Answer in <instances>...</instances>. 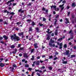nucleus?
<instances>
[{
	"label": "nucleus",
	"instance_id": "obj_1",
	"mask_svg": "<svg viewBox=\"0 0 76 76\" xmlns=\"http://www.w3.org/2000/svg\"><path fill=\"white\" fill-rule=\"evenodd\" d=\"M14 36L12 35L11 36V38L12 40L13 39H16L17 41H19V40H20V38L19 37L16 36V34H14Z\"/></svg>",
	"mask_w": 76,
	"mask_h": 76
},
{
	"label": "nucleus",
	"instance_id": "obj_2",
	"mask_svg": "<svg viewBox=\"0 0 76 76\" xmlns=\"http://www.w3.org/2000/svg\"><path fill=\"white\" fill-rule=\"evenodd\" d=\"M40 62L39 61H34L33 62L34 64H36L37 65H39Z\"/></svg>",
	"mask_w": 76,
	"mask_h": 76
},
{
	"label": "nucleus",
	"instance_id": "obj_3",
	"mask_svg": "<svg viewBox=\"0 0 76 76\" xmlns=\"http://www.w3.org/2000/svg\"><path fill=\"white\" fill-rule=\"evenodd\" d=\"M69 50H68L66 51V53H64V54L65 55H68L69 54Z\"/></svg>",
	"mask_w": 76,
	"mask_h": 76
},
{
	"label": "nucleus",
	"instance_id": "obj_4",
	"mask_svg": "<svg viewBox=\"0 0 76 76\" xmlns=\"http://www.w3.org/2000/svg\"><path fill=\"white\" fill-rule=\"evenodd\" d=\"M49 45H50L51 47H55V44H53L51 43H49Z\"/></svg>",
	"mask_w": 76,
	"mask_h": 76
},
{
	"label": "nucleus",
	"instance_id": "obj_5",
	"mask_svg": "<svg viewBox=\"0 0 76 76\" xmlns=\"http://www.w3.org/2000/svg\"><path fill=\"white\" fill-rule=\"evenodd\" d=\"M59 46H60L59 48L60 49H61V48H62V46H63V43H61L59 44Z\"/></svg>",
	"mask_w": 76,
	"mask_h": 76
},
{
	"label": "nucleus",
	"instance_id": "obj_6",
	"mask_svg": "<svg viewBox=\"0 0 76 76\" xmlns=\"http://www.w3.org/2000/svg\"><path fill=\"white\" fill-rule=\"evenodd\" d=\"M3 38H4V39H5L6 40H7L8 39V37L6 36L5 35L3 36Z\"/></svg>",
	"mask_w": 76,
	"mask_h": 76
},
{
	"label": "nucleus",
	"instance_id": "obj_7",
	"mask_svg": "<svg viewBox=\"0 0 76 76\" xmlns=\"http://www.w3.org/2000/svg\"><path fill=\"white\" fill-rule=\"evenodd\" d=\"M0 63H1V61H0ZM0 66L2 67L4 66V64L2 63H0Z\"/></svg>",
	"mask_w": 76,
	"mask_h": 76
},
{
	"label": "nucleus",
	"instance_id": "obj_8",
	"mask_svg": "<svg viewBox=\"0 0 76 76\" xmlns=\"http://www.w3.org/2000/svg\"><path fill=\"white\" fill-rule=\"evenodd\" d=\"M50 30L49 29H48V31L47 32L48 34H51V33H52V31H50Z\"/></svg>",
	"mask_w": 76,
	"mask_h": 76
},
{
	"label": "nucleus",
	"instance_id": "obj_9",
	"mask_svg": "<svg viewBox=\"0 0 76 76\" xmlns=\"http://www.w3.org/2000/svg\"><path fill=\"white\" fill-rule=\"evenodd\" d=\"M15 0H11L10 1H8L7 3V4L8 5L10 3H11L12 1H13Z\"/></svg>",
	"mask_w": 76,
	"mask_h": 76
},
{
	"label": "nucleus",
	"instance_id": "obj_10",
	"mask_svg": "<svg viewBox=\"0 0 76 76\" xmlns=\"http://www.w3.org/2000/svg\"><path fill=\"white\" fill-rule=\"evenodd\" d=\"M54 42V40H52V39H50V43H51V44H53Z\"/></svg>",
	"mask_w": 76,
	"mask_h": 76
},
{
	"label": "nucleus",
	"instance_id": "obj_11",
	"mask_svg": "<svg viewBox=\"0 0 76 76\" xmlns=\"http://www.w3.org/2000/svg\"><path fill=\"white\" fill-rule=\"evenodd\" d=\"M62 60L63 64H67V61H64L63 59H62Z\"/></svg>",
	"mask_w": 76,
	"mask_h": 76
},
{
	"label": "nucleus",
	"instance_id": "obj_12",
	"mask_svg": "<svg viewBox=\"0 0 76 76\" xmlns=\"http://www.w3.org/2000/svg\"><path fill=\"white\" fill-rule=\"evenodd\" d=\"M65 20L66 21V22H65L66 23H69V19L67 18H65Z\"/></svg>",
	"mask_w": 76,
	"mask_h": 76
},
{
	"label": "nucleus",
	"instance_id": "obj_13",
	"mask_svg": "<svg viewBox=\"0 0 76 76\" xmlns=\"http://www.w3.org/2000/svg\"><path fill=\"white\" fill-rule=\"evenodd\" d=\"M38 45V44L37 43H35L34 44V46L35 48H38V46L37 45Z\"/></svg>",
	"mask_w": 76,
	"mask_h": 76
},
{
	"label": "nucleus",
	"instance_id": "obj_14",
	"mask_svg": "<svg viewBox=\"0 0 76 76\" xmlns=\"http://www.w3.org/2000/svg\"><path fill=\"white\" fill-rule=\"evenodd\" d=\"M18 12H20L21 13H23L24 11L23 10H22V9H20L18 10Z\"/></svg>",
	"mask_w": 76,
	"mask_h": 76
},
{
	"label": "nucleus",
	"instance_id": "obj_15",
	"mask_svg": "<svg viewBox=\"0 0 76 76\" xmlns=\"http://www.w3.org/2000/svg\"><path fill=\"white\" fill-rule=\"evenodd\" d=\"M76 6V4L75 3H73L72 4V7H75Z\"/></svg>",
	"mask_w": 76,
	"mask_h": 76
},
{
	"label": "nucleus",
	"instance_id": "obj_16",
	"mask_svg": "<svg viewBox=\"0 0 76 76\" xmlns=\"http://www.w3.org/2000/svg\"><path fill=\"white\" fill-rule=\"evenodd\" d=\"M24 56L25 57H26V58H28V56L26 53L24 54Z\"/></svg>",
	"mask_w": 76,
	"mask_h": 76
},
{
	"label": "nucleus",
	"instance_id": "obj_17",
	"mask_svg": "<svg viewBox=\"0 0 76 76\" xmlns=\"http://www.w3.org/2000/svg\"><path fill=\"white\" fill-rule=\"evenodd\" d=\"M51 9H52L53 7L54 9H56V6L55 5V6L52 5L51 6Z\"/></svg>",
	"mask_w": 76,
	"mask_h": 76
},
{
	"label": "nucleus",
	"instance_id": "obj_18",
	"mask_svg": "<svg viewBox=\"0 0 76 76\" xmlns=\"http://www.w3.org/2000/svg\"><path fill=\"white\" fill-rule=\"evenodd\" d=\"M18 35H23V32H21V33H18Z\"/></svg>",
	"mask_w": 76,
	"mask_h": 76
},
{
	"label": "nucleus",
	"instance_id": "obj_19",
	"mask_svg": "<svg viewBox=\"0 0 76 76\" xmlns=\"http://www.w3.org/2000/svg\"><path fill=\"white\" fill-rule=\"evenodd\" d=\"M10 47L12 48H15V46L14 45H12Z\"/></svg>",
	"mask_w": 76,
	"mask_h": 76
},
{
	"label": "nucleus",
	"instance_id": "obj_20",
	"mask_svg": "<svg viewBox=\"0 0 76 76\" xmlns=\"http://www.w3.org/2000/svg\"><path fill=\"white\" fill-rule=\"evenodd\" d=\"M58 33L57 32V30H56L55 32V34L56 35H57V34Z\"/></svg>",
	"mask_w": 76,
	"mask_h": 76
},
{
	"label": "nucleus",
	"instance_id": "obj_21",
	"mask_svg": "<svg viewBox=\"0 0 76 76\" xmlns=\"http://www.w3.org/2000/svg\"><path fill=\"white\" fill-rule=\"evenodd\" d=\"M55 21L54 25H55L56 26L57 25V19H55Z\"/></svg>",
	"mask_w": 76,
	"mask_h": 76
},
{
	"label": "nucleus",
	"instance_id": "obj_22",
	"mask_svg": "<svg viewBox=\"0 0 76 76\" xmlns=\"http://www.w3.org/2000/svg\"><path fill=\"white\" fill-rule=\"evenodd\" d=\"M69 34H73V31H72V30H71V31L69 32Z\"/></svg>",
	"mask_w": 76,
	"mask_h": 76
},
{
	"label": "nucleus",
	"instance_id": "obj_23",
	"mask_svg": "<svg viewBox=\"0 0 76 76\" xmlns=\"http://www.w3.org/2000/svg\"><path fill=\"white\" fill-rule=\"evenodd\" d=\"M32 58H31V60H34L35 57L34 56H32Z\"/></svg>",
	"mask_w": 76,
	"mask_h": 76
},
{
	"label": "nucleus",
	"instance_id": "obj_24",
	"mask_svg": "<svg viewBox=\"0 0 76 76\" xmlns=\"http://www.w3.org/2000/svg\"><path fill=\"white\" fill-rule=\"evenodd\" d=\"M32 27H30L29 28V31L30 32V31H32Z\"/></svg>",
	"mask_w": 76,
	"mask_h": 76
},
{
	"label": "nucleus",
	"instance_id": "obj_25",
	"mask_svg": "<svg viewBox=\"0 0 76 76\" xmlns=\"http://www.w3.org/2000/svg\"><path fill=\"white\" fill-rule=\"evenodd\" d=\"M25 67H29V65H28V64H25Z\"/></svg>",
	"mask_w": 76,
	"mask_h": 76
},
{
	"label": "nucleus",
	"instance_id": "obj_26",
	"mask_svg": "<svg viewBox=\"0 0 76 76\" xmlns=\"http://www.w3.org/2000/svg\"><path fill=\"white\" fill-rule=\"evenodd\" d=\"M64 48H67V44H65L64 45Z\"/></svg>",
	"mask_w": 76,
	"mask_h": 76
},
{
	"label": "nucleus",
	"instance_id": "obj_27",
	"mask_svg": "<svg viewBox=\"0 0 76 76\" xmlns=\"http://www.w3.org/2000/svg\"><path fill=\"white\" fill-rule=\"evenodd\" d=\"M64 5V4H63L62 5H61L59 6V7H63V6Z\"/></svg>",
	"mask_w": 76,
	"mask_h": 76
},
{
	"label": "nucleus",
	"instance_id": "obj_28",
	"mask_svg": "<svg viewBox=\"0 0 76 76\" xmlns=\"http://www.w3.org/2000/svg\"><path fill=\"white\" fill-rule=\"evenodd\" d=\"M39 24L40 26H44V24H42L40 23H39Z\"/></svg>",
	"mask_w": 76,
	"mask_h": 76
},
{
	"label": "nucleus",
	"instance_id": "obj_29",
	"mask_svg": "<svg viewBox=\"0 0 76 76\" xmlns=\"http://www.w3.org/2000/svg\"><path fill=\"white\" fill-rule=\"evenodd\" d=\"M48 68H49V70H51L52 69H53V68H52V67H51V66L49 67Z\"/></svg>",
	"mask_w": 76,
	"mask_h": 76
},
{
	"label": "nucleus",
	"instance_id": "obj_30",
	"mask_svg": "<svg viewBox=\"0 0 76 76\" xmlns=\"http://www.w3.org/2000/svg\"><path fill=\"white\" fill-rule=\"evenodd\" d=\"M63 39V38H60L58 40V41H61V40H62Z\"/></svg>",
	"mask_w": 76,
	"mask_h": 76
},
{
	"label": "nucleus",
	"instance_id": "obj_31",
	"mask_svg": "<svg viewBox=\"0 0 76 76\" xmlns=\"http://www.w3.org/2000/svg\"><path fill=\"white\" fill-rule=\"evenodd\" d=\"M28 69V70H29L30 71H31V70H32V68H29Z\"/></svg>",
	"mask_w": 76,
	"mask_h": 76
},
{
	"label": "nucleus",
	"instance_id": "obj_32",
	"mask_svg": "<svg viewBox=\"0 0 76 76\" xmlns=\"http://www.w3.org/2000/svg\"><path fill=\"white\" fill-rule=\"evenodd\" d=\"M31 25H35V23L34 22H32Z\"/></svg>",
	"mask_w": 76,
	"mask_h": 76
},
{
	"label": "nucleus",
	"instance_id": "obj_33",
	"mask_svg": "<svg viewBox=\"0 0 76 76\" xmlns=\"http://www.w3.org/2000/svg\"><path fill=\"white\" fill-rule=\"evenodd\" d=\"M53 58V56H50L49 57V58L50 59H51V58Z\"/></svg>",
	"mask_w": 76,
	"mask_h": 76
},
{
	"label": "nucleus",
	"instance_id": "obj_34",
	"mask_svg": "<svg viewBox=\"0 0 76 76\" xmlns=\"http://www.w3.org/2000/svg\"><path fill=\"white\" fill-rule=\"evenodd\" d=\"M59 9L58 8H56L55 9V10H57V11H58L59 10Z\"/></svg>",
	"mask_w": 76,
	"mask_h": 76
},
{
	"label": "nucleus",
	"instance_id": "obj_35",
	"mask_svg": "<svg viewBox=\"0 0 76 76\" xmlns=\"http://www.w3.org/2000/svg\"><path fill=\"white\" fill-rule=\"evenodd\" d=\"M71 57L72 58H73V57H75V55H71Z\"/></svg>",
	"mask_w": 76,
	"mask_h": 76
},
{
	"label": "nucleus",
	"instance_id": "obj_36",
	"mask_svg": "<svg viewBox=\"0 0 76 76\" xmlns=\"http://www.w3.org/2000/svg\"><path fill=\"white\" fill-rule=\"evenodd\" d=\"M45 20H46V18H43V21H45Z\"/></svg>",
	"mask_w": 76,
	"mask_h": 76
},
{
	"label": "nucleus",
	"instance_id": "obj_37",
	"mask_svg": "<svg viewBox=\"0 0 76 76\" xmlns=\"http://www.w3.org/2000/svg\"><path fill=\"white\" fill-rule=\"evenodd\" d=\"M50 39V37L49 36H48V37L47 38V40H49Z\"/></svg>",
	"mask_w": 76,
	"mask_h": 76
},
{
	"label": "nucleus",
	"instance_id": "obj_38",
	"mask_svg": "<svg viewBox=\"0 0 76 76\" xmlns=\"http://www.w3.org/2000/svg\"><path fill=\"white\" fill-rule=\"evenodd\" d=\"M10 15H15V13L14 12H12L10 13Z\"/></svg>",
	"mask_w": 76,
	"mask_h": 76
},
{
	"label": "nucleus",
	"instance_id": "obj_39",
	"mask_svg": "<svg viewBox=\"0 0 76 76\" xmlns=\"http://www.w3.org/2000/svg\"><path fill=\"white\" fill-rule=\"evenodd\" d=\"M34 51V49H31V53H33V51Z\"/></svg>",
	"mask_w": 76,
	"mask_h": 76
},
{
	"label": "nucleus",
	"instance_id": "obj_40",
	"mask_svg": "<svg viewBox=\"0 0 76 76\" xmlns=\"http://www.w3.org/2000/svg\"><path fill=\"white\" fill-rule=\"evenodd\" d=\"M20 22H17L16 23V24L17 25H20Z\"/></svg>",
	"mask_w": 76,
	"mask_h": 76
},
{
	"label": "nucleus",
	"instance_id": "obj_41",
	"mask_svg": "<svg viewBox=\"0 0 76 76\" xmlns=\"http://www.w3.org/2000/svg\"><path fill=\"white\" fill-rule=\"evenodd\" d=\"M19 56L20 57H21L22 56V53L19 54Z\"/></svg>",
	"mask_w": 76,
	"mask_h": 76
},
{
	"label": "nucleus",
	"instance_id": "obj_42",
	"mask_svg": "<svg viewBox=\"0 0 76 76\" xmlns=\"http://www.w3.org/2000/svg\"><path fill=\"white\" fill-rule=\"evenodd\" d=\"M23 49V48H20L19 49L20 50H22Z\"/></svg>",
	"mask_w": 76,
	"mask_h": 76
},
{
	"label": "nucleus",
	"instance_id": "obj_43",
	"mask_svg": "<svg viewBox=\"0 0 76 76\" xmlns=\"http://www.w3.org/2000/svg\"><path fill=\"white\" fill-rule=\"evenodd\" d=\"M45 10V9L44 7L42 9V10L43 11Z\"/></svg>",
	"mask_w": 76,
	"mask_h": 76
},
{
	"label": "nucleus",
	"instance_id": "obj_44",
	"mask_svg": "<svg viewBox=\"0 0 76 76\" xmlns=\"http://www.w3.org/2000/svg\"><path fill=\"white\" fill-rule=\"evenodd\" d=\"M13 66L14 67H16V65L14 64L13 65Z\"/></svg>",
	"mask_w": 76,
	"mask_h": 76
},
{
	"label": "nucleus",
	"instance_id": "obj_45",
	"mask_svg": "<svg viewBox=\"0 0 76 76\" xmlns=\"http://www.w3.org/2000/svg\"><path fill=\"white\" fill-rule=\"evenodd\" d=\"M45 57V55H43L42 56V58H44V57Z\"/></svg>",
	"mask_w": 76,
	"mask_h": 76
},
{
	"label": "nucleus",
	"instance_id": "obj_46",
	"mask_svg": "<svg viewBox=\"0 0 76 76\" xmlns=\"http://www.w3.org/2000/svg\"><path fill=\"white\" fill-rule=\"evenodd\" d=\"M58 17H59V15H57L56 16V18H58Z\"/></svg>",
	"mask_w": 76,
	"mask_h": 76
},
{
	"label": "nucleus",
	"instance_id": "obj_47",
	"mask_svg": "<svg viewBox=\"0 0 76 76\" xmlns=\"http://www.w3.org/2000/svg\"><path fill=\"white\" fill-rule=\"evenodd\" d=\"M58 58H57V57H55V58H54V60H57V59Z\"/></svg>",
	"mask_w": 76,
	"mask_h": 76
},
{
	"label": "nucleus",
	"instance_id": "obj_48",
	"mask_svg": "<svg viewBox=\"0 0 76 76\" xmlns=\"http://www.w3.org/2000/svg\"><path fill=\"white\" fill-rule=\"evenodd\" d=\"M58 54V52H55V55H57V54Z\"/></svg>",
	"mask_w": 76,
	"mask_h": 76
},
{
	"label": "nucleus",
	"instance_id": "obj_49",
	"mask_svg": "<svg viewBox=\"0 0 76 76\" xmlns=\"http://www.w3.org/2000/svg\"><path fill=\"white\" fill-rule=\"evenodd\" d=\"M70 12H68V16H69V15H70Z\"/></svg>",
	"mask_w": 76,
	"mask_h": 76
},
{
	"label": "nucleus",
	"instance_id": "obj_50",
	"mask_svg": "<svg viewBox=\"0 0 76 76\" xmlns=\"http://www.w3.org/2000/svg\"><path fill=\"white\" fill-rule=\"evenodd\" d=\"M40 63H43V62H44V61H42V60H40Z\"/></svg>",
	"mask_w": 76,
	"mask_h": 76
},
{
	"label": "nucleus",
	"instance_id": "obj_51",
	"mask_svg": "<svg viewBox=\"0 0 76 76\" xmlns=\"http://www.w3.org/2000/svg\"><path fill=\"white\" fill-rule=\"evenodd\" d=\"M25 61V59H24L22 60V62H24V61Z\"/></svg>",
	"mask_w": 76,
	"mask_h": 76
},
{
	"label": "nucleus",
	"instance_id": "obj_52",
	"mask_svg": "<svg viewBox=\"0 0 76 76\" xmlns=\"http://www.w3.org/2000/svg\"><path fill=\"white\" fill-rule=\"evenodd\" d=\"M62 3H66V1H62Z\"/></svg>",
	"mask_w": 76,
	"mask_h": 76
},
{
	"label": "nucleus",
	"instance_id": "obj_53",
	"mask_svg": "<svg viewBox=\"0 0 76 76\" xmlns=\"http://www.w3.org/2000/svg\"><path fill=\"white\" fill-rule=\"evenodd\" d=\"M31 20L28 19V20H27V22H30V21H31Z\"/></svg>",
	"mask_w": 76,
	"mask_h": 76
},
{
	"label": "nucleus",
	"instance_id": "obj_54",
	"mask_svg": "<svg viewBox=\"0 0 76 76\" xmlns=\"http://www.w3.org/2000/svg\"><path fill=\"white\" fill-rule=\"evenodd\" d=\"M37 74L38 76H40V75L39 74V73H37Z\"/></svg>",
	"mask_w": 76,
	"mask_h": 76
},
{
	"label": "nucleus",
	"instance_id": "obj_55",
	"mask_svg": "<svg viewBox=\"0 0 76 76\" xmlns=\"http://www.w3.org/2000/svg\"><path fill=\"white\" fill-rule=\"evenodd\" d=\"M1 39H3V37H0V40H1Z\"/></svg>",
	"mask_w": 76,
	"mask_h": 76
},
{
	"label": "nucleus",
	"instance_id": "obj_56",
	"mask_svg": "<svg viewBox=\"0 0 76 76\" xmlns=\"http://www.w3.org/2000/svg\"><path fill=\"white\" fill-rule=\"evenodd\" d=\"M4 13H6L7 12V10H4Z\"/></svg>",
	"mask_w": 76,
	"mask_h": 76
},
{
	"label": "nucleus",
	"instance_id": "obj_57",
	"mask_svg": "<svg viewBox=\"0 0 76 76\" xmlns=\"http://www.w3.org/2000/svg\"><path fill=\"white\" fill-rule=\"evenodd\" d=\"M37 59H39L40 58V56H38L37 57Z\"/></svg>",
	"mask_w": 76,
	"mask_h": 76
},
{
	"label": "nucleus",
	"instance_id": "obj_58",
	"mask_svg": "<svg viewBox=\"0 0 76 76\" xmlns=\"http://www.w3.org/2000/svg\"><path fill=\"white\" fill-rule=\"evenodd\" d=\"M54 33H52V37H53V36H54Z\"/></svg>",
	"mask_w": 76,
	"mask_h": 76
},
{
	"label": "nucleus",
	"instance_id": "obj_59",
	"mask_svg": "<svg viewBox=\"0 0 76 76\" xmlns=\"http://www.w3.org/2000/svg\"><path fill=\"white\" fill-rule=\"evenodd\" d=\"M36 29L37 31H38L39 30V28H37Z\"/></svg>",
	"mask_w": 76,
	"mask_h": 76
},
{
	"label": "nucleus",
	"instance_id": "obj_60",
	"mask_svg": "<svg viewBox=\"0 0 76 76\" xmlns=\"http://www.w3.org/2000/svg\"><path fill=\"white\" fill-rule=\"evenodd\" d=\"M16 30H17V31H19V28H16Z\"/></svg>",
	"mask_w": 76,
	"mask_h": 76
},
{
	"label": "nucleus",
	"instance_id": "obj_61",
	"mask_svg": "<svg viewBox=\"0 0 76 76\" xmlns=\"http://www.w3.org/2000/svg\"><path fill=\"white\" fill-rule=\"evenodd\" d=\"M15 5H16V3L13 4V6H15Z\"/></svg>",
	"mask_w": 76,
	"mask_h": 76
},
{
	"label": "nucleus",
	"instance_id": "obj_62",
	"mask_svg": "<svg viewBox=\"0 0 76 76\" xmlns=\"http://www.w3.org/2000/svg\"><path fill=\"white\" fill-rule=\"evenodd\" d=\"M42 69H45V66H43L42 67Z\"/></svg>",
	"mask_w": 76,
	"mask_h": 76
},
{
	"label": "nucleus",
	"instance_id": "obj_63",
	"mask_svg": "<svg viewBox=\"0 0 76 76\" xmlns=\"http://www.w3.org/2000/svg\"><path fill=\"white\" fill-rule=\"evenodd\" d=\"M53 13L54 15H56V12L53 11Z\"/></svg>",
	"mask_w": 76,
	"mask_h": 76
},
{
	"label": "nucleus",
	"instance_id": "obj_64",
	"mask_svg": "<svg viewBox=\"0 0 76 76\" xmlns=\"http://www.w3.org/2000/svg\"><path fill=\"white\" fill-rule=\"evenodd\" d=\"M69 45H72V42H70L69 43Z\"/></svg>",
	"mask_w": 76,
	"mask_h": 76
}]
</instances>
